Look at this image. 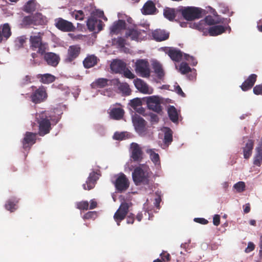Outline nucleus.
I'll return each instance as SVG.
<instances>
[{
	"instance_id": "f257e3e1",
	"label": "nucleus",
	"mask_w": 262,
	"mask_h": 262,
	"mask_svg": "<svg viewBox=\"0 0 262 262\" xmlns=\"http://www.w3.org/2000/svg\"><path fill=\"white\" fill-rule=\"evenodd\" d=\"M36 120L38 124V135L43 137L49 134L52 129L51 122L54 121L53 113L49 111H43L36 115Z\"/></svg>"
},
{
	"instance_id": "f03ea898",
	"label": "nucleus",
	"mask_w": 262,
	"mask_h": 262,
	"mask_svg": "<svg viewBox=\"0 0 262 262\" xmlns=\"http://www.w3.org/2000/svg\"><path fill=\"white\" fill-rule=\"evenodd\" d=\"M43 33L41 32L33 33L30 36V49L37 53L43 55L48 49V44L42 41Z\"/></svg>"
},
{
	"instance_id": "7ed1b4c3",
	"label": "nucleus",
	"mask_w": 262,
	"mask_h": 262,
	"mask_svg": "<svg viewBox=\"0 0 262 262\" xmlns=\"http://www.w3.org/2000/svg\"><path fill=\"white\" fill-rule=\"evenodd\" d=\"M31 88L32 90V92L30 98L33 103L35 104L40 103L47 99L48 94L45 87L40 86L37 88L36 86L32 85Z\"/></svg>"
},
{
	"instance_id": "20e7f679",
	"label": "nucleus",
	"mask_w": 262,
	"mask_h": 262,
	"mask_svg": "<svg viewBox=\"0 0 262 262\" xmlns=\"http://www.w3.org/2000/svg\"><path fill=\"white\" fill-rule=\"evenodd\" d=\"M133 180L136 185L141 184L147 185L149 183V173L140 167L135 168L132 173Z\"/></svg>"
},
{
	"instance_id": "39448f33",
	"label": "nucleus",
	"mask_w": 262,
	"mask_h": 262,
	"mask_svg": "<svg viewBox=\"0 0 262 262\" xmlns=\"http://www.w3.org/2000/svg\"><path fill=\"white\" fill-rule=\"evenodd\" d=\"M180 11L184 19L188 21L198 19L201 17L202 9L199 8L194 7H184Z\"/></svg>"
},
{
	"instance_id": "423d86ee",
	"label": "nucleus",
	"mask_w": 262,
	"mask_h": 262,
	"mask_svg": "<svg viewBox=\"0 0 262 262\" xmlns=\"http://www.w3.org/2000/svg\"><path fill=\"white\" fill-rule=\"evenodd\" d=\"M146 102L147 107L149 110L160 114L162 112V107L161 105V101L160 98L157 96L146 97L143 98Z\"/></svg>"
},
{
	"instance_id": "0eeeda50",
	"label": "nucleus",
	"mask_w": 262,
	"mask_h": 262,
	"mask_svg": "<svg viewBox=\"0 0 262 262\" xmlns=\"http://www.w3.org/2000/svg\"><path fill=\"white\" fill-rule=\"evenodd\" d=\"M113 184L116 191L119 193L125 191L129 186V180L123 173H121L118 175L113 182Z\"/></svg>"
},
{
	"instance_id": "6e6552de",
	"label": "nucleus",
	"mask_w": 262,
	"mask_h": 262,
	"mask_svg": "<svg viewBox=\"0 0 262 262\" xmlns=\"http://www.w3.org/2000/svg\"><path fill=\"white\" fill-rule=\"evenodd\" d=\"M129 204L126 202H123L114 215V219L118 226L120 225V223L127 215L129 210Z\"/></svg>"
},
{
	"instance_id": "1a4fd4ad",
	"label": "nucleus",
	"mask_w": 262,
	"mask_h": 262,
	"mask_svg": "<svg viewBox=\"0 0 262 262\" xmlns=\"http://www.w3.org/2000/svg\"><path fill=\"white\" fill-rule=\"evenodd\" d=\"M135 70L143 77H149L150 76V69L148 62L143 59H139L137 61L135 64Z\"/></svg>"
},
{
	"instance_id": "9d476101",
	"label": "nucleus",
	"mask_w": 262,
	"mask_h": 262,
	"mask_svg": "<svg viewBox=\"0 0 262 262\" xmlns=\"http://www.w3.org/2000/svg\"><path fill=\"white\" fill-rule=\"evenodd\" d=\"M146 31L138 29H129L126 31L125 36L126 38H130L132 40L138 41L142 40L146 37Z\"/></svg>"
},
{
	"instance_id": "9b49d317",
	"label": "nucleus",
	"mask_w": 262,
	"mask_h": 262,
	"mask_svg": "<svg viewBox=\"0 0 262 262\" xmlns=\"http://www.w3.org/2000/svg\"><path fill=\"white\" fill-rule=\"evenodd\" d=\"M55 26L62 32H73L76 29L73 23L62 18H58L55 20Z\"/></svg>"
},
{
	"instance_id": "f8f14e48",
	"label": "nucleus",
	"mask_w": 262,
	"mask_h": 262,
	"mask_svg": "<svg viewBox=\"0 0 262 262\" xmlns=\"http://www.w3.org/2000/svg\"><path fill=\"white\" fill-rule=\"evenodd\" d=\"M86 25L90 31H94L95 33H98L103 28L102 21L94 16H92L88 19Z\"/></svg>"
},
{
	"instance_id": "ddd939ff",
	"label": "nucleus",
	"mask_w": 262,
	"mask_h": 262,
	"mask_svg": "<svg viewBox=\"0 0 262 262\" xmlns=\"http://www.w3.org/2000/svg\"><path fill=\"white\" fill-rule=\"evenodd\" d=\"M81 52V48L79 45L70 46L68 49L67 55L64 61L67 63L71 62L78 57Z\"/></svg>"
},
{
	"instance_id": "4468645a",
	"label": "nucleus",
	"mask_w": 262,
	"mask_h": 262,
	"mask_svg": "<svg viewBox=\"0 0 262 262\" xmlns=\"http://www.w3.org/2000/svg\"><path fill=\"white\" fill-rule=\"evenodd\" d=\"M130 152V157L134 161L140 162L143 159V152L138 144L136 143L131 144Z\"/></svg>"
},
{
	"instance_id": "2eb2a0df",
	"label": "nucleus",
	"mask_w": 262,
	"mask_h": 262,
	"mask_svg": "<svg viewBox=\"0 0 262 262\" xmlns=\"http://www.w3.org/2000/svg\"><path fill=\"white\" fill-rule=\"evenodd\" d=\"M38 134L27 132L24 135L22 140L23 147L25 149H30L31 147L35 143L36 136Z\"/></svg>"
},
{
	"instance_id": "dca6fc26",
	"label": "nucleus",
	"mask_w": 262,
	"mask_h": 262,
	"mask_svg": "<svg viewBox=\"0 0 262 262\" xmlns=\"http://www.w3.org/2000/svg\"><path fill=\"white\" fill-rule=\"evenodd\" d=\"M163 51L174 61L179 62L182 58L183 53L179 49L173 47H165Z\"/></svg>"
},
{
	"instance_id": "f3484780",
	"label": "nucleus",
	"mask_w": 262,
	"mask_h": 262,
	"mask_svg": "<svg viewBox=\"0 0 262 262\" xmlns=\"http://www.w3.org/2000/svg\"><path fill=\"white\" fill-rule=\"evenodd\" d=\"M133 123L136 130L139 134L145 131L146 122L145 120L138 115H135L132 118Z\"/></svg>"
},
{
	"instance_id": "a211bd4d",
	"label": "nucleus",
	"mask_w": 262,
	"mask_h": 262,
	"mask_svg": "<svg viewBox=\"0 0 262 262\" xmlns=\"http://www.w3.org/2000/svg\"><path fill=\"white\" fill-rule=\"evenodd\" d=\"M44 59L49 66L55 67L59 62L60 57L58 55L53 52L45 53Z\"/></svg>"
},
{
	"instance_id": "6ab92c4d",
	"label": "nucleus",
	"mask_w": 262,
	"mask_h": 262,
	"mask_svg": "<svg viewBox=\"0 0 262 262\" xmlns=\"http://www.w3.org/2000/svg\"><path fill=\"white\" fill-rule=\"evenodd\" d=\"M134 82L135 87L141 93L148 94H151L152 93V90L150 89L148 84L143 80L137 78L134 80Z\"/></svg>"
},
{
	"instance_id": "aec40b11",
	"label": "nucleus",
	"mask_w": 262,
	"mask_h": 262,
	"mask_svg": "<svg viewBox=\"0 0 262 262\" xmlns=\"http://www.w3.org/2000/svg\"><path fill=\"white\" fill-rule=\"evenodd\" d=\"M98 177L95 172L93 171L89 174L85 184H83V188L86 190H90L94 188Z\"/></svg>"
},
{
	"instance_id": "412c9836",
	"label": "nucleus",
	"mask_w": 262,
	"mask_h": 262,
	"mask_svg": "<svg viewBox=\"0 0 262 262\" xmlns=\"http://www.w3.org/2000/svg\"><path fill=\"white\" fill-rule=\"evenodd\" d=\"M10 25L6 23L0 27V43L6 41L11 35Z\"/></svg>"
},
{
	"instance_id": "4be33fe9",
	"label": "nucleus",
	"mask_w": 262,
	"mask_h": 262,
	"mask_svg": "<svg viewBox=\"0 0 262 262\" xmlns=\"http://www.w3.org/2000/svg\"><path fill=\"white\" fill-rule=\"evenodd\" d=\"M126 63L121 60H114L111 65V70L115 73H122L126 67Z\"/></svg>"
},
{
	"instance_id": "5701e85b",
	"label": "nucleus",
	"mask_w": 262,
	"mask_h": 262,
	"mask_svg": "<svg viewBox=\"0 0 262 262\" xmlns=\"http://www.w3.org/2000/svg\"><path fill=\"white\" fill-rule=\"evenodd\" d=\"M257 77L256 74H251L241 85L242 90L243 91H247L250 90L255 84Z\"/></svg>"
},
{
	"instance_id": "b1692460",
	"label": "nucleus",
	"mask_w": 262,
	"mask_h": 262,
	"mask_svg": "<svg viewBox=\"0 0 262 262\" xmlns=\"http://www.w3.org/2000/svg\"><path fill=\"white\" fill-rule=\"evenodd\" d=\"M156 11L157 8L152 1L146 2L142 9V13L144 15L154 14Z\"/></svg>"
},
{
	"instance_id": "393cba45",
	"label": "nucleus",
	"mask_w": 262,
	"mask_h": 262,
	"mask_svg": "<svg viewBox=\"0 0 262 262\" xmlns=\"http://www.w3.org/2000/svg\"><path fill=\"white\" fill-rule=\"evenodd\" d=\"M99 59L94 55H88L83 61V67L89 69L96 65Z\"/></svg>"
},
{
	"instance_id": "a878e982",
	"label": "nucleus",
	"mask_w": 262,
	"mask_h": 262,
	"mask_svg": "<svg viewBox=\"0 0 262 262\" xmlns=\"http://www.w3.org/2000/svg\"><path fill=\"white\" fill-rule=\"evenodd\" d=\"M256 154L254 157L253 164L259 167L262 164V141L260 142L255 148Z\"/></svg>"
},
{
	"instance_id": "bb28decb",
	"label": "nucleus",
	"mask_w": 262,
	"mask_h": 262,
	"mask_svg": "<svg viewBox=\"0 0 262 262\" xmlns=\"http://www.w3.org/2000/svg\"><path fill=\"white\" fill-rule=\"evenodd\" d=\"M152 36L158 41L165 40L169 38V34L164 30L160 29L155 30L152 32Z\"/></svg>"
},
{
	"instance_id": "cd10ccee",
	"label": "nucleus",
	"mask_w": 262,
	"mask_h": 262,
	"mask_svg": "<svg viewBox=\"0 0 262 262\" xmlns=\"http://www.w3.org/2000/svg\"><path fill=\"white\" fill-rule=\"evenodd\" d=\"M125 27V21L123 20L119 19L118 21L114 22L111 27V32L113 34H117L121 30L124 29Z\"/></svg>"
},
{
	"instance_id": "c85d7f7f",
	"label": "nucleus",
	"mask_w": 262,
	"mask_h": 262,
	"mask_svg": "<svg viewBox=\"0 0 262 262\" xmlns=\"http://www.w3.org/2000/svg\"><path fill=\"white\" fill-rule=\"evenodd\" d=\"M254 141L252 140H248L245 146L243 147L244 157L246 159H248L251 157L253 149Z\"/></svg>"
},
{
	"instance_id": "c756f323",
	"label": "nucleus",
	"mask_w": 262,
	"mask_h": 262,
	"mask_svg": "<svg viewBox=\"0 0 262 262\" xmlns=\"http://www.w3.org/2000/svg\"><path fill=\"white\" fill-rule=\"evenodd\" d=\"M37 78L39 80L40 82L44 84H50L53 82L56 79V77L54 75L49 73L38 74Z\"/></svg>"
},
{
	"instance_id": "7c9ffc66",
	"label": "nucleus",
	"mask_w": 262,
	"mask_h": 262,
	"mask_svg": "<svg viewBox=\"0 0 262 262\" xmlns=\"http://www.w3.org/2000/svg\"><path fill=\"white\" fill-rule=\"evenodd\" d=\"M226 30L225 27L222 25L214 26L210 27L208 33L210 36H217L224 33Z\"/></svg>"
},
{
	"instance_id": "2f4dec72",
	"label": "nucleus",
	"mask_w": 262,
	"mask_h": 262,
	"mask_svg": "<svg viewBox=\"0 0 262 262\" xmlns=\"http://www.w3.org/2000/svg\"><path fill=\"white\" fill-rule=\"evenodd\" d=\"M108 81L109 80L106 78H100L92 82L91 85L93 89L103 88L108 85Z\"/></svg>"
},
{
	"instance_id": "473e14b6",
	"label": "nucleus",
	"mask_w": 262,
	"mask_h": 262,
	"mask_svg": "<svg viewBox=\"0 0 262 262\" xmlns=\"http://www.w3.org/2000/svg\"><path fill=\"white\" fill-rule=\"evenodd\" d=\"M18 203V200L16 199H11L8 200L5 205L6 209L12 212L15 211L17 208V204Z\"/></svg>"
},
{
	"instance_id": "72a5a7b5",
	"label": "nucleus",
	"mask_w": 262,
	"mask_h": 262,
	"mask_svg": "<svg viewBox=\"0 0 262 262\" xmlns=\"http://www.w3.org/2000/svg\"><path fill=\"white\" fill-rule=\"evenodd\" d=\"M33 25H42L46 23V17L40 13H36L32 15Z\"/></svg>"
},
{
	"instance_id": "f704fd0d",
	"label": "nucleus",
	"mask_w": 262,
	"mask_h": 262,
	"mask_svg": "<svg viewBox=\"0 0 262 262\" xmlns=\"http://www.w3.org/2000/svg\"><path fill=\"white\" fill-rule=\"evenodd\" d=\"M124 111L120 107L113 108L110 113L111 118L116 120H120L123 117Z\"/></svg>"
},
{
	"instance_id": "c9c22d12",
	"label": "nucleus",
	"mask_w": 262,
	"mask_h": 262,
	"mask_svg": "<svg viewBox=\"0 0 262 262\" xmlns=\"http://www.w3.org/2000/svg\"><path fill=\"white\" fill-rule=\"evenodd\" d=\"M168 115L171 121L175 123L178 120V114L177 109L173 106H170L168 108Z\"/></svg>"
},
{
	"instance_id": "e433bc0d",
	"label": "nucleus",
	"mask_w": 262,
	"mask_h": 262,
	"mask_svg": "<svg viewBox=\"0 0 262 262\" xmlns=\"http://www.w3.org/2000/svg\"><path fill=\"white\" fill-rule=\"evenodd\" d=\"M153 69L159 79H162L164 76V72L162 65L159 62H155L153 64Z\"/></svg>"
},
{
	"instance_id": "4c0bfd02",
	"label": "nucleus",
	"mask_w": 262,
	"mask_h": 262,
	"mask_svg": "<svg viewBox=\"0 0 262 262\" xmlns=\"http://www.w3.org/2000/svg\"><path fill=\"white\" fill-rule=\"evenodd\" d=\"M164 15L165 18L171 21L176 17V11L174 8H166L164 10Z\"/></svg>"
},
{
	"instance_id": "58836bf2",
	"label": "nucleus",
	"mask_w": 262,
	"mask_h": 262,
	"mask_svg": "<svg viewBox=\"0 0 262 262\" xmlns=\"http://www.w3.org/2000/svg\"><path fill=\"white\" fill-rule=\"evenodd\" d=\"M36 2L35 0L29 1L24 6V10L26 12L30 13L35 11L36 9Z\"/></svg>"
},
{
	"instance_id": "ea45409f",
	"label": "nucleus",
	"mask_w": 262,
	"mask_h": 262,
	"mask_svg": "<svg viewBox=\"0 0 262 262\" xmlns=\"http://www.w3.org/2000/svg\"><path fill=\"white\" fill-rule=\"evenodd\" d=\"M172 141V131L169 128H165L164 136V142L165 144L169 145Z\"/></svg>"
},
{
	"instance_id": "a19ab883",
	"label": "nucleus",
	"mask_w": 262,
	"mask_h": 262,
	"mask_svg": "<svg viewBox=\"0 0 262 262\" xmlns=\"http://www.w3.org/2000/svg\"><path fill=\"white\" fill-rule=\"evenodd\" d=\"M23 27H27L31 25H33V21L32 15L26 16L23 17L21 24Z\"/></svg>"
},
{
	"instance_id": "79ce46f5",
	"label": "nucleus",
	"mask_w": 262,
	"mask_h": 262,
	"mask_svg": "<svg viewBox=\"0 0 262 262\" xmlns=\"http://www.w3.org/2000/svg\"><path fill=\"white\" fill-rule=\"evenodd\" d=\"M118 88L120 91L126 95H129L130 94V89L128 84L126 83H119Z\"/></svg>"
},
{
	"instance_id": "37998d69",
	"label": "nucleus",
	"mask_w": 262,
	"mask_h": 262,
	"mask_svg": "<svg viewBox=\"0 0 262 262\" xmlns=\"http://www.w3.org/2000/svg\"><path fill=\"white\" fill-rule=\"evenodd\" d=\"M179 71L182 74H186L190 72H192L191 69L189 67L187 63L182 62L179 67Z\"/></svg>"
},
{
	"instance_id": "c03bdc74",
	"label": "nucleus",
	"mask_w": 262,
	"mask_h": 262,
	"mask_svg": "<svg viewBox=\"0 0 262 262\" xmlns=\"http://www.w3.org/2000/svg\"><path fill=\"white\" fill-rule=\"evenodd\" d=\"M147 152L150 154V159L155 164H157L159 162L160 158L158 154L155 152L152 149L147 150Z\"/></svg>"
},
{
	"instance_id": "a18cd8bd",
	"label": "nucleus",
	"mask_w": 262,
	"mask_h": 262,
	"mask_svg": "<svg viewBox=\"0 0 262 262\" xmlns=\"http://www.w3.org/2000/svg\"><path fill=\"white\" fill-rule=\"evenodd\" d=\"M71 15L76 19L80 20H83L84 17V14L82 10H75L71 13Z\"/></svg>"
},
{
	"instance_id": "49530a36",
	"label": "nucleus",
	"mask_w": 262,
	"mask_h": 262,
	"mask_svg": "<svg viewBox=\"0 0 262 262\" xmlns=\"http://www.w3.org/2000/svg\"><path fill=\"white\" fill-rule=\"evenodd\" d=\"M76 208L80 210H87L89 209V204L86 201H82L76 203Z\"/></svg>"
},
{
	"instance_id": "de8ad7c7",
	"label": "nucleus",
	"mask_w": 262,
	"mask_h": 262,
	"mask_svg": "<svg viewBox=\"0 0 262 262\" xmlns=\"http://www.w3.org/2000/svg\"><path fill=\"white\" fill-rule=\"evenodd\" d=\"M129 104L134 110H136L138 107L142 105V102L140 98H136L130 100Z\"/></svg>"
},
{
	"instance_id": "09e8293b",
	"label": "nucleus",
	"mask_w": 262,
	"mask_h": 262,
	"mask_svg": "<svg viewBox=\"0 0 262 262\" xmlns=\"http://www.w3.org/2000/svg\"><path fill=\"white\" fill-rule=\"evenodd\" d=\"M126 40L122 37H119L113 40V43L117 45L120 48H123L125 46Z\"/></svg>"
},
{
	"instance_id": "8fccbe9b",
	"label": "nucleus",
	"mask_w": 262,
	"mask_h": 262,
	"mask_svg": "<svg viewBox=\"0 0 262 262\" xmlns=\"http://www.w3.org/2000/svg\"><path fill=\"white\" fill-rule=\"evenodd\" d=\"M97 216V213L96 211H89L85 213L83 215L84 220H94Z\"/></svg>"
},
{
	"instance_id": "3c124183",
	"label": "nucleus",
	"mask_w": 262,
	"mask_h": 262,
	"mask_svg": "<svg viewBox=\"0 0 262 262\" xmlns=\"http://www.w3.org/2000/svg\"><path fill=\"white\" fill-rule=\"evenodd\" d=\"M233 187L238 192H243L245 190V184L244 182H238L234 185Z\"/></svg>"
},
{
	"instance_id": "603ef678",
	"label": "nucleus",
	"mask_w": 262,
	"mask_h": 262,
	"mask_svg": "<svg viewBox=\"0 0 262 262\" xmlns=\"http://www.w3.org/2000/svg\"><path fill=\"white\" fill-rule=\"evenodd\" d=\"M31 77L29 75H26L22 78L19 81V84L20 86H23L31 83Z\"/></svg>"
},
{
	"instance_id": "864d4df0",
	"label": "nucleus",
	"mask_w": 262,
	"mask_h": 262,
	"mask_svg": "<svg viewBox=\"0 0 262 262\" xmlns=\"http://www.w3.org/2000/svg\"><path fill=\"white\" fill-rule=\"evenodd\" d=\"M27 38L25 36L18 37L15 40L16 45L19 47H23L26 42Z\"/></svg>"
},
{
	"instance_id": "5fc2aeb1",
	"label": "nucleus",
	"mask_w": 262,
	"mask_h": 262,
	"mask_svg": "<svg viewBox=\"0 0 262 262\" xmlns=\"http://www.w3.org/2000/svg\"><path fill=\"white\" fill-rule=\"evenodd\" d=\"M203 20L205 21V24H207L208 25H213L217 23L213 18V16L211 15L207 16Z\"/></svg>"
},
{
	"instance_id": "6e6d98bb",
	"label": "nucleus",
	"mask_w": 262,
	"mask_h": 262,
	"mask_svg": "<svg viewBox=\"0 0 262 262\" xmlns=\"http://www.w3.org/2000/svg\"><path fill=\"white\" fill-rule=\"evenodd\" d=\"M184 59L189 61L193 66H195L198 63V61L193 56L188 54H184Z\"/></svg>"
},
{
	"instance_id": "4d7b16f0",
	"label": "nucleus",
	"mask_w": 262,
	"mask_h": 262,
	"mask_svg": "<svg viewBox=\"0 0 262 262\" xmlns=\"http://www.w3.org/2000/svg\"><path fill=\"white\" fill-rule=\"evenodd\" d=\"M124 75V76L127 78L129 79H133L135 78V75L128 69H127L126 67L125 68V69L123 71H122V73Z\"/></svg>"
},
{
	"instance_id": "13d9d810",
	"label": "nucleus",
	"mask_w": 262,
	"mask_h": 262,
	"mask_svg": "<svg viewBox=\"0 0 262 262\" xmlns=\"http://www.w3.org/2000/svg\"><path fill=\"white\" fill-rule=\"evenodd\" d=\"M149 116L150 117L149 121L151 124H156L159 122V119L156 114L150 113L149 114Z\"/></svg>"
},
{
	"instance_id": "bf43d9fd",
	"label": "nucleus",
	"mask_w": 262,
	"mask_h": 262,
	"mask_svg": "<svg viewBox=\"0 0 262 262\" xmlns=\"http://www.w3.org/2000/svg\"><path fill=\"white\" fill-rule=\"evenodd\" d=\"M160 256L161 257L162 260L163 261H168L170 260L171 256L169 253H168L167 251H163L160 254Z\"/></svg>"
},
{
	"instance_id": "052dcab7",
	"label": "nucleus",
	"mask_w": 262,
	"mask_h": 262,
	"mask_svg": "<svg viewBox=\"0 0 262 262\" xmlns=\"http://www.w3.org/2000/svg\"><path fill=\"white\" fill-rule=\"evenodd\" d=\"M253 91L254 94L256 95H262V83L255 86Z\"/></svg>"
},
{
	"instance_id": "680f3d73",
	"label": "nucleus",
	"mask_w": 262,
	"mask_h": 262,
	"mask_svg": "<svg viewBox=\"0 0 262 262\" xmlns=\"http://www.w3.org/2000/svg\"><path fill=\"white\" fill-rule=\"evenodd\" d=\"M205 26V21L201 20L198 24L196 25V28L199 30L202 31L203 32H205L204 30Z\"/></svg>"
},
{
	"instance_id": "e2e57ef3",
	"label": "nucleus",
	"mask_w": 262,
	"mask_h": 262,
	"mask_svg": "<svg viewBox=\"0 0 262 262\" xmlns=\"http://www.w3.org/2000/svg\"><path fill=\"white\" fill-rule=\"evenodd\" d=\"M255 249V245L252 242H249L247 247L245 249V252L247 253H250Z\"/></svg>"
},
{
	"instance_id": "0e129e2a",
	"label": "nucleus",
	"mask_w": 262,
	"mask_h": 262,
	"mask_svg": "<svg viewBox=\"0 0 262 262\" xmlns=\"http://www.w3.org/2000/svg\"><path fill=\"white\" fill-rule=\"evenodd\" d=\"M157 195V197L155 199L154 202V205L156 207V208L158 209H160V204L161 202V196L159 194H158V193H156Z\"/></svg>"
},
{
	"instance_id": "69168bd1",
	"label": "nucleus",
	"mask_w": 262,
	"mask_h": 262,
	"mask_svg": "<svg viewBox=\"0 0 262 262\" xmlns=\"http://www.w3.org/2000/svg\"><path fill=\"white\" fill-rule=\"evenodd\" d=\"M135 221V215L133 213H130L127 216L126 223L127 224H133Z\"/></svg>"
},
{
	"instance_id": "338daca9",
	"label": "nucleus",
	"mask_w": 262,
	"mask_h": 262,
	"mask_svg": "<svg viewBox=\"0 0 262 262\" xmlns=\"http://www.w3.org/2000/svg\"><path fill=\"white\" fill-rule=\"evenodd\" d=\"M194 221L202 225H206L208 223V221L204 218H194Z\"/></svg>"
},
{
	"instance_id": "774afa93",
	"label": "nucleus",
	"mask_w": 262,
	"mask_h": 262,
	"mask_svg": "<svg viewBox=\"0 0 262 262\" xmlns=\"http://www.w3.org/2000/svg\"><path fill=\"white\" fill-rule=\"evenodd\" d=\"M213 223L214 225L217 226L220 224V216L219 214H215L213 216Z\"/></svg>"
}]
</instances>
